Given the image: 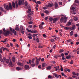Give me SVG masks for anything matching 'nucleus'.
<instances>
[{
  "mask_svg": "<svg viewBox=\"0 0 79 79\" xmlns=\"http://www.w3.org/2000/svg\"><path fill=\"white\" fill-rule=\"evenodd\" d=\"M4 6L5 10H8V11L9 10H12V8H13L12 6H11V4L10 3H9V6L8 5H6V4H4Z\"/></svg>",
  "mask_w": 79,
  "mask_h": 79,
  "instance_id": "1",
  "label": "nucleus"
},
{
  "mask_svg": "<svg viewBox=\"0 0 79 79\" xmlns=\"http://www.w3.org/2000/svg\"><path fill=\"white\" fill-rule=\"evenodd\" d=\"M3 31L4 32L3 34L6 36H7V35H10V31H6V30H5V28H4L3 29Z\"/></svg>",
  "mask_w": 79,
  "mask_h": 79,
  "instance_id": "2",
  "label": "nucleus"
},
{
  "mask_svg": "<svg viewBox=\"0 0 79 79\" xmlns=\"http://www.w3.org/2000/svg\"><path fill=\"white\" fill-rule=\"evenodd\" d=\"M64 22V23H66V21H67V17H61L60 19V22L61 23H63V22Z\"/></svg>",
  "mask_w": 79,
  "mask_h": 79,
  "instance_id": "3",
  "label": "nucleus"
},
{
  "mask_svg": "<svg viewBox=\"0 0 79 79\" xmlns=\"http://www.w3.org/2000/svg\"><path fill=\"white\" fill-rule=\"evenodd\" d=\"M76 25H75L74 24H73L72 25V27H70V30L73 31V30H75L76 29Z\"/></svg>",
  "mask_w": 79,
  "mask_h": 79,
  "instance_id": "4",
  "label": "nucleus"
},
{
  "mask_svg": "<svg viewBox=\"0 0 79 79\" xmlns=\"http://www.w3.org/2000/svg\"><path fill=\"white\" fill-rule=\"evenodd\" d=\"M36 58V61H35V64L36 66H38L39 63V59L37 57L35 58Z\"/></svg>",
  "mask_w": 79,
  "mask_h": 79,
  "instance_id": "5",
  "label": "nucleus"
},
{
  "mask_svg": "<svg viewBox=\"0 0 79 79\" xmlns=\"http://www.w3.org/2000/svg\"><path fill=\"white\" fill-rule=\"evenodd\" d=\"M15 31H19L20 29H19V27L18 25H16L15 27Z\"/></svg>",
  "mask_w": 79,
  "mask_h": 79,
  "instance_id": "6",
  "label": "nucleus"
},
{
  "mask_svg": "<svg viewBox=\"0 0 79 79\" xmlns=\"http://www.w3.org/2000/svg\"><path fill=\"white\" fill-rule=\"evenodd\" d=\"M29 66L27 65H26L25 66V69L26 70H29Z\"/></svg>",
  "mask_w": 79,
  "mask_h": 79,
  "instance_id": "7",
  "label": "nucleus"
},
{
  "mask_svg": "<svg viewBox=\"0 0 79 79\" xmlns=\"http://www.w3.org/2000/svg\"><path fill=\"white\" fill-rule=\"evenodd\" d=\"M52 6H53V5L50 3H48V5H46V6L48 7H48H52Z\"/></svg>",
  "mask_w": 79,
  "mask_h": 79,
  "instance_id": "8",
  "label": "nucleus"
},
{
  "mask_svg": "<svg viewBox=\"0 0 79 79\" xmlns=\"http://www.w3.org/2000/svg\"><path fill=\"white\" fill-rule=\"evenodd\" d=\"M47 64H46V63H43L42 64V67H43V68H44V67H45V66H47Z\"/></svg>",
  "mask_w": 79,
  "mask_h": 79,
  "instance_id": "9",
  "label": "nucleus"
},
{
  "mask_svg": "<svg viewBox=\"0 0 79 79\" xmlns=\"http://www.w3.org/2000/svg\"><path fill=\"white\" fill-rule=\"evenodd\" d=\"M17 64L18 66H23V64L20 62H18Z\"/></svg>",
  "mask_w": 79,
  "mask_h": 79,
  "instance_id": "10",
  "label": "nucleus"
},
{
  "mask_svg": "<svg viewBox=\"0 0 79 79\" xmlns=\"http://www.w3.org/2000/svg\"><path fill=\"white\" fill-rule=\"evenodd\" d=\"M58 19L57 18H55L54 19H53V23H55V22H56V21H57Z\"/></svg>",
  "mask_w": 79,
  "mask_h": 79,
  "instance_id": "11",
  "label": "nucleus"
},
{
  "mask_svg": "<svg viewBox=\"0 0 79 79\" xmlns=\"http://www.w3.org/2000/svg\"><path fill=\"white\" fill-rule=\"evenodd\" d=\"M38 45V48H42L43 47V46L41 44H39Z\"/></svg>",
  "mask_w": 79,
  "mask_h": 79,
  "instance_id": "12",
  "label": "nucleus"
},
{
  "mask_svg": "<svg viewBox=\"0 0 79 79\" xmlns=\"http://www.w3.org/2000/svg\"><path fill=\"white\" fill-rule=\"evenodd\" d=\"M54 76H55V77L57 78H59V75L58 74H56L55 73H53Z\"/></svg>",
  "mask_w": 79,
  "mask_h": 79,
  "instance_id": "13",
  "label": "nucleus"
},
{
  "mask_svg": "<svg viewBox=\"0 0 79 79\" xmlns=\"http://www.w3.org/2000/svg\"><path fill=\"white\" fill-rule=\"evenodd\" d=\"M18 3L19 6L21 5V0H19L18 1Z\"/></svg>",
  "mask_w": 79,
  "mask_h": 79,
  "instance_id": "14",
  "label": "nucleus"
},
{
  "mask_svg": "<svg viewBox=\"0 0 79 79\" xmlns=\"http://www.w3.org/2000/svg\"><path fill=\"white\" fill-rule=\"evenodd\" d=\"M33 11H32L31 12V13L29 14L27 16H28L29 17V18H30V17H31V16H31V15H32L33 13Z\"/></svg>",
  "mask_w": 79,
  "mask_h": 79,
  "instance_id": "15",
  "label": "nucleus"
},
{
  "mask_svg": "<svg viewBox=\"0 0 79 79\" xmlns=\"http://www.w3.org/2000/svg\"><path fill=\"white\" fill-rule=\"evenodd\" d=\"M37 32H38V31L36 30L35 31L33 30L31 31V33H32V34H35V33H37Z\"/></svg>",
  "mask_w": 79,
  "mask_h": 79,
  "instance_id": "16",
  "label": "nucleus"
},
{
  "mask_svg": "<svg viewBox=\"0 0 79 79\" xmlns=\"http://www.w3.org/2000/svg\"><path fill=\"white\" fill-rule=\"evenodd\" d=\"M12 5L13 8H15L16 7V5H15V3L14 2H12Z\"/></svg>",
  "mask_w": 79,
  "mask_h": 79,
  "instance_id": "17",
  "label": "nucleus"
},
{
  "mask_svg": "<svg viewBox=\"0 0 79 79\" xmlns=\"http://www.w3.org/2000/svg\"><path fill=\"white\" fill-rule=\"evenodd\" d=\"M9 65L10 66H11L12 67H13V66H14V65L12 64V62L11 61H10L9 62Z\"/></svg>",
  "mask_w": 79,
  "mask_h": 79,
  "instance_id": "18",
  "label": "nucleus"
},
{
  "mask_svg": "<svg viewBox=\"0 0 79 79\" xmlns=\"http://www.w3.org/2000/svg\"><path fill=\"white\" fill-rule=\"evenodd\" d=\"M12 58V61L13 62H15V61H16V60H15V57H13Z\"/></svg>",
  "mask_w": 79,
  "mask_h": 79,
  "instance_id": "19",
  "label": "nucleus"
},
{
  "mask_svg": "<svg viewBox=\"0 0 79 79\" xmlns=\"http://www.w3.org/2000/svg\"><path fill=\"white\" fill-rule=\"evenodd\" d=\"M0 10H1V11H3L4 12H6V11L5 10H3V8H2V7H0Z\"/></svg>",
  "mask_w": 79,
  "mask_h": 79,
  "instance_id": "20",
  "label": "nucleus"
},
{
  "mask_svg": "<svg viewBox=\"0 0 79 79\" xmlns=\"http://www.w3.org/2000/svg\"><path fill=\"white\" fill-rule=\"evenodd\" d=\"M64 52V50L63 49H61L59 51V53H62V52Z\"/></svg>",
  "mask_w": 79,
  "mask_h": 79,
  "instance_id": "21",
  "label": "nucleus"
},
{
  "mask_svg": "<svg viewBox=\"0 0 79 79\" xmlns=\"http://www.w3.org/2000/svg\"><path fill=\"white\" fill-rule=\"evenodd\" d=\"M55 6L56 7V8L58 6V3H56V2H55Z\"/></svg>",
  "mask_w": 79,
  "mask_h": 79,
  "instance_id": "22",
  "label": "nucleus"
},
{
  "mask_svg": "<svg viewBox=\"0 0 79 79\" xmlns=\"http://www.w3.org/2000/svg\"><path fill=\"white\" fill-rule=\"evenodd\" d=\"M39 27L40 29H43V26L42 25H40L39 26Z\"/></svg>",
  "mask_w": 79,
  "mask_h": 79,
  "instance_id": "23",
  "label": "nucleus"
},
{
  "mask_svg": "<svg viewBox=\"0 0 79 79\" xmlns=\"http://www.w3.org/2000/svg\"><path fill=\"white\" fill-rule=\"evenodd\" d=\"M73 33H74V32L73 31H72L70 32V35L71 36H72L73 35Z\"/></svg>",
  "mask_w": 79,
  "mask_h": 79,
  "instance_id": "24",
  "label": "nucleus"
},
{
  "mask_svg": "<svg viewBox=\"0 0 79 79\" xmlns=\"http://www.w3.org/2000/svg\"><path fill=\"white\" fill-rule=\"evenodd\" d=\"M24 0H21V3L22 5H24Z\"/></svg>",
  "mask_w": 79,
  "mask_h": 79,
  "instance_id": "25",
  "label": "nucleus"
},
{
  "mask_svg": "<svg viewBox=\"0 0 79 79\" xmlns=\"http://www.w3.org/2000/svg\"><path fill=\"white\" fill-rule=\"evenodd\" d=\"M71 23L69 21V22L67 23V26H71Z\"/></svg>",
  "mask_w": 79,
  "mask_h": 79,
  "instance_id": "26",
  "label": "nucleus"
},
{
  "mask_svg": "<svg viewBox=\"0 0 79 79\" xmlns=\"http://www.w3.org/2000/svg\"><path fill=\"white\" fill-rule=\"evenodd\" d=\"M6 50V51H7L8 52H9V51L7 49V48H3V51H5V50Z\"/></svg>",
  "mask_w": 79,
  "mask_h": 79,
  "instance_id": "27",
  "label": "nucleus"
},
{
  "mask_svg": "<svg viewBox=\"0 0 79 79\" xmlns=\"http://www.w3.org/2000/svg\"><path fill=\"white\" fill-rule=\"evenodd\" d=\"M2 34H3V31L2 30H0V39L2 38L1 35H0Z\"/></svg>",
  "mask_w": 79,
  "mask_h": 79,
  "instance_id": "28",
  "label": "nucleus"
},
{
  "mask_svg": "<svg viewBox=\"0 0 79 79\" xmlns=\"http://www.w3.org/2000/svg\"><path fill=\"white\" fill-rule=\"evenodd\" d=\"M64 29L65 30H69V29L70 30V27H65Z\"/></svg>",
  "mask_w": 79,
  "mask_h": 79,
  "instance_id": "29",
  "label": "nucleus"
},
{
  "mask_svg": "<svg viewBox=\"0 0 79 79\" xmlns=\"http://www.w3.org/2000/svg\"><path fill=\"white\" fill-rule=\"evenodd\" d=\"M51 66H49L47 67V68L48 70H50L51 69Z\"/></svg>",
  "mask_w": 79,
  "mask_h": 79,
  "instance_id": "30",
  "label": "nucleus"
},
{
  "mask_svg": "<svg viewBox=\"0 0 79 79\" xmlns=\"http://www.w3.org/2000/svg\"><path fill=\"white\" fill-rule=\"evenodd\" d=\"M24 4H25V6H27L28 5V3L27 1L25 2Z\"/></svg>",
  "mask_w": 79,
  "mask_h": 79,
  "instance_id": "31",
  "label": "nucleus"
},
{
  "mask_svg": "<svg viewBox=\"0 0 79 79\" xmlns=\"http://www.w3.org/2000/svg\"><path fill=\"white\" fill-rule=\"evenodd\" d=\"M27 12L28 13H31V9H28V10Z\"/></svg>",
  "mask_w": 79,
  "mask_h": 79,
  "instance_id": "32",
  "label": "nucleus"
},
{
  "mask_svg": "<svg viewBox=\"0 0 79 79\" xmlns=\"http://www.w3.org/2000/svg\"><path fill=\"white\" fill-rule=\"evenodd\" d=\"M49 21H53V18H52V17H50L49 19Z\"/></svg>",
  "mask_w": 79,
  "mask_h": 79,
  "instance_id": "33",
  "label": "nucleus"
},
{
  "mask_svg": "<svg viewBox=\"0 0 79 79\" xmlns=\"http://www.w3.org/2000/svg\"><path fill=\"white\" fill-rule=\"evenodd\" d=\"M74 20L75 21H77V20H78V19L77 18V17H74Z\"/></svg>",
  "mask_w": 79,
  "mask_h": 79,
  "instance_id": "34",
  "label": "nucleus"
},
{
  "mask_svg": "<svg viewBox=\"0 0 79 79\" xmlns=\"http://www.w3.org/2000/svg\"><path fill=\"white\" fill-rule=\"evenodd\" d=\"M67 42H72V40L71 39H69L67 40Z\"/></svg>",
  "mask_w": 79,
  "mask_h": 79,
  "instance_id": "35",
  "label": "nucleus"
},
{
  "mask_svg": "<svg viewBox=\"0 0 79 79\" xmlns=\"http://www.w3.org/2000/svg\"><path fill=\"white\" fill-rule=\"evenodd\" d=\"M16 69L18 70V71H19V70H21V68L19 67H18L16 68Z\"/></svg>",
  "mask_w": 79,
  "mask_h": 79,
  "instance_id": "36",
  "label": "nucleus"
},
{
  "mask_svg": "<svg viewBox=\"0 0 79 79\" xmlns=\"http://www.w3.org/2000/svg\"><path fill=\"white\" fill-rule=\"evenodd\" d=\"M22 34H24V29L23 30H20Z\"/></svg>",
  "mask_w": 79,
  "mask_h": 79,
  "instance_id": "37",
  "label": "nucleus"
},
{
  "mask_svg": "<svg viewBox=\"0 0 79 79\" xmlns=\"http://www.w3.org/2000/svg\"><path fill=\"white\" fill-rule=\"evenodd\" d=\"M6 61L7 63H8L10 61V60L8 59H7L6 60Z\"/></svg>",
  "mask_w": 79,
  "mask_h": 79,
  "instance_id": "38",
  "label": "nucleus"
},
{
  "mask_svg": "<svg viewBox=\"0 0 79 79\" xmlns=\"http://www.w3.org/2000/svg\"><path fill=\"white\" fill-rule=\"evenodd\" d=\"M20 30H23L24 29V28L22 26H20Z\"/></svg>",
  "mask_w": 79,
  "mask_h": 79,
  "instance_id": "39",
  "label": "nucleus"
},
{
  "mask_svg": "<svg viewBox=\"0 0 79 79\" xmlns=\"http://www.w3.org/2000/svg\"><path fill=\"white\" fill-rule=\"evenodd\" d=\"M38 34H35L33 35V37H35V36H37V35H38Z\"/></svg>",
  "mask_w": 79,
  "mask_h": 79,
  "instance_id": "40",
  "label": "nucleus"
},
{
  "mask_svg": "<svg viewBox=\"0 0 79 79\" xmlns=\"http://www.w3.org/2000/svg\"><path fill=\"white\" fill-rule=\"evenodd\" d=\"M28 39H32V36H31V35L28 36Z\"/></svg>",
  "mask_w": 79,
  "mask_h": 79,
  "instance_id": "41",
  "label": "nucleus"
},
{
  "mask_svg": "<svg viewBox=\"0 0 79 79\" xmlns=\"http://www.w3.org/2000/svg\"><path fill=\"white\" fill-rule=\"evenodd\" d=\"M54 68L55 69V70H56V71L58 70V66H57V67H54Z\"/></svg>",
  "mask_w": 79,
  "mask_h": 79,
  "instance_id": "42",
  "label": "nucleus"
},
{
  "mask_svg": "<svg viewBox=\"0 0 79 79\" xmlns=\"http://www.w3.org/2000/svg\"><path fill=\"white\" fill-rule=\"evenodd\" d=\"M15 5H16V6L17 8V7H18V2H17V1H16L15 2Z\"/></svg>",
  "mask_w": 79,
  "mask_h": 79,
  "instance_id": "43",
  "label": "nucleus"
},
{
  "mask_svg": "<svg viewBox=\"0 0 79 79\" xmlns=\"http://www.w3.org/2000/svg\"><path fill=\"white\" fill-rule=\"evenodd\" d=\"M73 60H71V62L70 63V64H73Z\"/></svg>",
  "mask_w": 79,
  "mask_h": 79,
  "instance_id": "44",
  "label": "nucleus"
},
{
  "mask_svg": "<svg viewBox=\"0 0 79 79\" xmlns=\"http://www.w3.org/2000/svg\"><path fill=\"white\" fill-rule=\"evenodd\" d=\"M60 55L62 57H64V54L63 53H61Z\"/></svg>",
  "mask_w": 79,
  "mask_h": 79,
  "instance_id": "45",
  "label": "nucleus"
},
{
  "mask_svg": "<svg viewBox=\"0 0 79 79\" xmlns=\"http://www.w3.org/2000/svg\"><path fill=\"white\" fill-rule=\"evenodd\" d=\"M0 61H1V62H3V61L4 62V61H3V59H2V58H0Z\"/></svg>",
  "mask_w": 79,
  "mask_h": 79,
  "instance_id": "46",
  "label": "nucleus"
},
{
  "mask_svg": "<svg viewBox=\"0 0 79 79\" xmlns=\"http://www.w3.org/2000/svg\"><path fill=\"white\" fill-rule=\"evenodd\" d=\"M33 23V22L32 21L29 22H28L29 24H32Z\"/></svg>",
  "mask_w": 79,
  "mask_h": 79,
  "instance_id": "47",
  "label": "nucleus"
},
{
  "mask_svg": "<svg viewBox=\"0 0 79 79\" xmlns=\"http://www.w3.org/2000/svg\"><path fill=\"white\" fill-rule=\"evenodd\" d=\"M31 65L32 67H34V66H35V64H32Z\"/></svg>",
  "mask_w": 79,
  "mask_h": 79,
  "instance_id": "48",
  "label": "nucleus"
},
{
  "mask_svg": "<svg viewBox=\"0 0 79 79\" xmlns=\"http://www.w3.org/2000/svg\"><path fill=\"white\" fill-rule=\"evenodd\" d=\"M34 61H35V59H33L32 60V63H34Z\"/></svg>",
  "mask_w": 79,
  "mask_h": 79,
  "instance_id": "49",
  "label": "nucleus"
},
{
  "mask_svg": "<svg viewBox=\"0 0 79 79\" xmlns=\"http://www.w3.org/2000/svg\"><path fill=\"white\" fill-rule=\"evenodd\" d=\"M72 74L73 75H74V76H76V73L75 72H72Z\"/></svg>",
  "mask_w": 79,
  "mask_h": 79,
  "instance_id": "50",
  "label": "nucleus"
},
{
  "mask_svg": "<svg viewBox=\"0 0 79 79\" xmlns=\"http://www.w3.org/2000/svg\"><path fill=\"white\" fill-rule=\"evenodd\" d=\"M36 40V42H38V43H39V38H37Z\"/></svg>",
  "mask_w": 79,
  "mask_h": 79,
  "instance_id": "51",
  "label": "nucleus"
},
{
  "mask_svg": "<svg viewBox=\"0 0 79 79\" xmlns=\"http://www.w3.org/2000/svg\"><path fill=\"white\" fill-rule=\"evenodd\" d=\"M38 68H39V69H40V68H42V66H41V65H39L38 66Z\"/></svg>",
  "mask_w": 79,
  "mask_h": 79,
  "instance_id": "52",
  "label": "nucleus"
},
{
  "mask_svg": "<svg viewBox=\"0 0 79 79\" xmlns=\"http://www.w3.org/2000/svg\"><path fill=\"white\" fill-rule=\"evenodd\" d=\"M29 28H32V25H30L28 26Z\"/></svg>",
  "mask_w": 79,
  "mask_h": 79,
  "instance_id": "53",
  "label": "nucleus"
},
{
  "mask_svg": "<svg viewBox=\"0 0 79 79\" xmlns=\"http://www.w3.org/2000/svg\"><path fill=\"white\" fill-rule=\"evenodd\" d=\"M45 13H46V14H48V13H49V12H48V11L47 10L45 11Z\"/></svg>",
  "mask_w": 79,
  "mask_h": 79,
  "instance_id": "54",
  "label": "nucleus"
},
{
  "mask_svg": "<svg viewBox=\"0 0 79 79\" xmlns=\"http://www.w3.org/2000/svg\"><path fill=\"white\" fill-rule=\"evenodd\" d=\"M75 3H79V1L77 0H76L75 2Z\"/></svg>",
  "mask_w": 79,
  "mask_h": 79,
  "instance_id": "55",
  "label": "nucleus"
},
{
  "mask_svg": "<svg viewBox=\"0 0 79 79\" xmlns=\"http://www.w3.org/2000/svg\"><path fill=\"white\" fill-rule=\"evenodd\" d=\"M28 32H31V33H32V31L31 30H28Z\"/></svg>",
  "mask_w": 79,
  "mask_h": 79,
  "instance_id": "56",
  "label": "nucleus"
},
{
  "mask_svg": "<svg viewBox=\"0 0 79 79\" xmlns=\"http://www.w3.org/2000/svg\"><path fill=\"white\" fill-rule=\"evenodd\" d=\"M3 47H2L1 48H0V51H2V50H3Z\"/></svg>",
  "mask_w": 79,
  "mask_h": 79,
  "instance_id": "57",
  "label": "nucleus"
},
{
  "mask_svg": "<svg viewBox=\"0 0 79 79\" xmlns=\"http://www.w3.org/2000/svg\"><path fill=\"white\" fill-rule=\"evenodd\" d=\"M51 41L52 42H54V40L53 39H52L51 40Z\"/></svg>",
  "mask_w": 79,
  "mask_h": 79,
  "instance_id": "58",
  "label": "nucleus"
},
{
  "mask_svg": "<svg viewBox=\"0 0 79 79\" xmlns=\"http://www.w3.org/2000/svg\"><path fill=\"white\" fill-rule=\"evenodd\" d=\"M64 53L65 55H66L67 56H68V53L65 52Z\"/></svg>",
  "mask_w": 79,
  "mask_h": 79,
  "instance_id": "59",
  "label": "nucleus"
},
{
  "mask_svg": "<svg viewBox=\"0 0 79 79\" xmlns=\"http://www.w3.org/2000/svg\"><path fill=\"white\" fill-rule=\"evenodd\" d=\"M48 78H52V76L51 75H49L48 76Z\"/></svg>",
  "mask_w": 79,
  "mask_h": 79,
  "instance_id": "60",
  "label": "nucleus"
},
{
  "mask_svg": "<svg viewBox=\"0 0 79 79\" xmlns=\"http://www.w3.org/2000/svg\"><path fill=\"white\" fill-rule=\"evenodd\" d=\"M37 3H38V4H40V3H41V2H40L39 1H38L37 2Z\"/></svg>",
  "mask_w": 79,
  "mask_h": 79,
  "instance_id": "61",
  "label": "nucleus"
},
{
  "mask_svg": "<svg viewBox=\"0 0 79 79\" xmlns=\"http://www.w3.org/2000/svg\"><path fill=\"white\" fill-rule=\"evenodd\" d=\"M14 33V35H16L17 33L16 31H15Z\"/></svg>",
  "mask_w": 79,
  "mask_h": 79,
  "instance_id": "62",
  "label": "nucleus"
},
{
  "mask_svg": "<svg viewBox=\"0 0 79 79\" xmlns=\"http://www.w3.org/2000/svg\"><path fill=\"white\" fill-rule=\"evenodd\" d=\"M44 19L45 20H47L48 19V17H46Z\"/></svg>",
  "mask_w": 79,
  "mask_h": 79,
  "instance_id": "63",
  "label": "nucleus"
},
{
  "mask_svg": "<svg viewBox=\"0 0 79 79\" xmlns=\"http://www.w3.org/2000/svg\"><path fill=\"white\" fill-rule=\"evenodd\" d=\"M41 60V61H44V58H42Z\"/></svg>",
  "mask_w": 79,
  "mask_h": 79,
  "instance_id": "64",
  "label": "nucleus"
}]
</instances>
